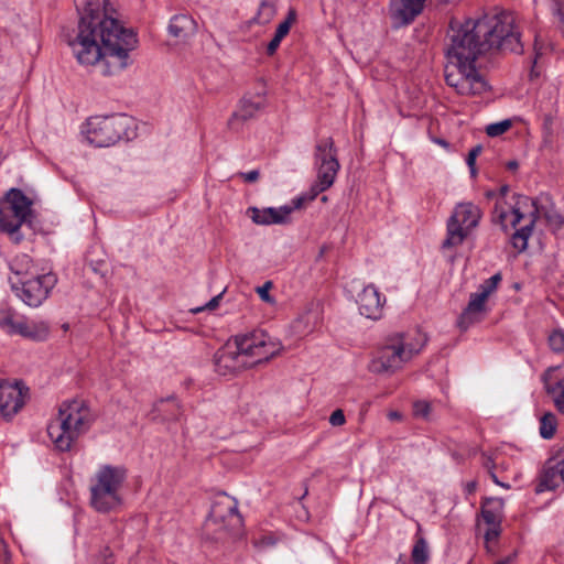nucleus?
<instances>
[{
	"label": "nucleus",
	"mask_w": 564,
	"mask_h": 564,
	"mask_svg": "<svg viewBox=\"0 0 564 564\" xmlns=\"http://www.w3.org/2000/svg\"><path fill=\"white\" fill-rule=\"evenodd\" d=\"M78 23L67 44L83 66H98L104 76H115L131 63L138 40L120 22L111 0H73Z\"/></svg>",
	"instance_id": "1"
},
{
	"label": "nucleus",
	"mask_w": 564,
	"mask_h": 564,
	"mask_svg": "<svg viewBox=\"0 0 564 564\" xmlns=\"http://www.w3.org/2000/svg\"><path fill=\"white\" fill-rule=\"evenodd\" d=\"M446 47L445 80L458 95L475 96L488 88L476 67L477 59L488 52L475 19H467L451 29Z\"/></svg>",
	"instance_id": "2"
},
{
	"label": "nucleus",
	"mask_w": 564,
	"mask_h": 564,
	"mask_svg": "<svg viewBox=\"0 0 564 564\" xmlns=\"http://www.w3.org/2000/svg\"><path fill=\"white\" fill-rule=\"evenodd\" d=\"M505 205V203L499 202L496 210H494L495 220L501 225L505 231L516 228L521 221L525 223L511 237L512 247L518 252H523L528 248V240L540 215H543L547 226L553 231L561 229L564 225V217L553 208L551 203L539 206L535 199L525 195H517L510 213Z\"/></svg>",
	"instance_id": "3"
},
{
	"label": "nucleus",
	"mask_w": 564,
	"mask_h": 564,
	"mask_svg": "<svg viewBox=\"0 0 564 564\" xmlns=\"http://www.w3.org/2000/svg\"><path fill=\"white\" fill-rule=\"evenodd\" d=\"M91 421L93 415L85 401L63 402L57 416L47 426L50 440L58 451H69L75 441L89 429Z\"/></svg>",
	"instance_id": "4"
},
{
	"label": "nucleus",
	"mask_w": 564,
	"mask_h": 564,
	"mask_svg": "<svg viewBox=\"0 0 564 564\" xmlns=\"http://www.w3.org/2000/svg\"><path fill=\"white\" fill-rule=\"evenodd\" d=\"M425 344V335L419 332L391 335L371 360L370 370L375 373H394L419 355Z\"/></svg>",
	"instance_id": "5"
},
{
	"label": "nucleus",
	"mask_w": 564,
	"mask_h": 564,
	"mask_svg": "<svg viewBox=\"0 0 564 564\" xmlns=\"http://www.w3.org/2000/svg\"><path fill=\"white\" fill-rule=\"evenodd\" d=\"M242 531L243 518L238 511V501L224 492L216 495L203 525L204 536L218 542L241 536Z\"/></svg>",
	"instance_id": "6"
},
{
	"label": "nucleus",
	"mask_w": 564,
	"mask_h": 564,
	"mask_svg": "<svg viewBox=\"0 0 564 564\" xmlns=\"http://www.w3.org/2000/svg\"><path fill=\"white\" fill-rule=\"evenodd\" d=\"M126 478L127 469L122 466H100L90 479V506L99 513L117 510L122 505L120 491Z\"/></svg>",
	"instance_id": "7"
},
{
	"label": "nucleus",
	"mask_w": 564,
	"mask_h": 564,
	"mask_svg": "<svg viewBox=\"0 0 564 564\" xmlns=\"http://www.w3.org/2000/svg\"><path fill=\"white\" fill-rule=\"evenodd\" d=\"M475 20L480 34L484 36L488 51L491 48L516 53L522 51L514 13L501 12L496 15H486Z\"/></svg>",
	"instance_id": "8"
},
{
	"label": "nucleus",
	"mask_w": 564,
	"mask_h": 564,
	"mask_svg": "<svg viewBox=\"0 0 564 564\" xmlns=\"http://www.w3.org/2000/svg\"><path fill=\"white\" fill-rule=\"evenodd\" d=\"M31 207L32 200L17 188H11L0 199V231L7 234L15 243L23 239L20 228L30 219Z\"/></svg>",
	"instance_id": "9"
},
{
	"label": "nucleus",
	"mask_w": 564,
	"mask_h": 564,
	"mask_svg": "<svg viewBox=\"0 0 564 564\" xmlns=\"http://www.w3.org/2000/svg\"><path fill=\"white\" fill-rule=\"evenodd\" d=\"M130 120L124 116H95L87 120L84 133L89 143L104 148L129 138Z\"/></svg>",
	"instance_id": "10"
},
{
	"label": "nucleus",
	"mask_w": 564,
	"mask_h": 564,
	"mask_svg": "<svg viewBox=\"0 0 564 564\" xmlns=\"http://www.w3.org/2000/svg\"><path fill=\"white\" fill-rule=\"evenodd\" d=\"M314 164L316 167V181L311 188L312 195L308 200H313L319 193L325 192L333 186L337 173L340 169L337 159V150L332 138L321 139L314 151Z\"/></svg>",
	"instance_id": "11"
},
{
	"label": "nucleus",
	"mask_w": 564,
	"mask_h": 564,
	"mask_svg": "<svg viewBox=\"0 0 564 564\" xmlns=\"http://www.w3.org/2000/svg\"><path fill=\"white\" fill-rule=\"evenodd\" d=\"M481 210L473 203L458 204L447 221V236L443 248H455L464 242L469 232L477 227Z\"/></svg>",
	"instance_id": "12"
},
{
	"label": "nucleus",
	"mask_w": 564,
	"mask_h": 564,
	"mask_svg": "<svg viewBox=\"0 0 564 564\" xmlns=\"http://www.w3.org/2000/svg\"><path fill=\"white\" fill-rule=\"evenodd\" d=\"M501 281V274L496 273L485 280L478 290L470 294L467 306L457 319V326L462 330L468 329L471 325L484 319L488 312L487 300L494 294Z\"/></svg>",
	"instance_id": "13"
},
{
	"label": "nucleus",
	"mask_w": 564,
	"mask_h": 564,
	"mask_svg": "<svg viewBox=\"0 0 564 564\" xmlns=\"http://www.w3.org/2000/svg\"><path fill=\"white\" fill-rule=\"evenodd\" d=\"M246 341L245 335H238L227 340L224 347L215 356V367L219 375H234L246 365Z\"/></svg>",
	"instance_id": "14"
},
{
	"label": "nucleus",
	"mask_w": 564,
	"mask_h": 564,
	"mask_svg": "<svg viewBox=\"0 0 564 564\" xmlns=\"http://www.w3.org/2000/svg\"><path fill=\"white\" fill-rule=\"evenodd\" d=\"M56 276L52 273L37 275L22 282L17 288V295L29 306L37 307L45 301L56 284Z\"/></svg>",
	"instance_id": "15"
},
{
	"label": "nucleus",
	"mask_w": 564,
	"mask_h": 564,
	"mask_svg": "<svg viewBox=\"0 0 564 564\" xmlns=\"http://www.w3.org/2000/svg\"><path fill=\"white\" fill-rule=\"evenodd\" d=\"M283 349L282 344L263 330L249 335V367L270 361Z\"/></svg>",
	"instance_id": "16"
},
{
	"label": "nucleus",
	"mask_w": 564,
	"mask_h": 564,
	"mask_svg": "<svg viewBox=\"0 0 564 564\" xmlns=\"http://www.w3.org/2000/svg\"><path fill=\"white\" fill-rule=\"evenodd\" d=\"M29 399V388L20 381L0 382V414L11 419L19 413Z\"/></svg>",
	"instance_id": "17"
},
{
	"label": "nucleus",
	"mask_w": 564,
	"mask_h": 564,
	"mask_svg": "<svg viewBox=\"0 0 564 564\" xmlns=\"http://www.w3.org/2000/svg\"><path fill=\"white\" fill-rule=\"evenodd\" d=\"M304 200V197H297L293 199L292 205H284L278 208H252V220L259 225L289 224L292 213L301 208Z\"/></svg>",
	"instance_id": "18"
},
{
	"label": "nucleus",
	"mask_w": 564,
	"mask_h": 564,
	"mask_svg": "<svg viewBox=\"0 0 564 564\" xmlns=\"http://www.w3.org/2000/svg\"><path fill=\"white\" fill-rule=\"evenodd\" d=\"M357 304L361 315L370 319H379L383 315L386 297L373 284H369L358 294Z\"/></svg>",
	"instance_id": "19"
},
{
	"label": "nucleus",
	"mask_w": 564,
	"mask_h": 564,
	"mask_svg": "<svg viewBox=\"0 0 564 564\" xmlns=\"http://www.w3.org/2000/svg\"><path fill=\"white\" fill-rule=\"evenodd\" d=\"M564 482V446L553 453L546 462L541 476L540 487L553 490Z\"/></svg>",
	"instance_id": "20"
},
{
	"label": "nucleus",
	"mask_w": 564,
	"mask_h": 564,
	"mask_svg": "<svg viewBox=\"0 0 564 564\" xmlns=\"http://www.w3.org/2000/svg\"><path fill=\"white\" fill-rule=\"evenodd\" d=\"M425 0H391V17L398 25L410 24L424 8Z\"/></svg>",
	"instance_id": "21"
},
{
	"label": "nucleus",
	"mask_w": 564,
	"mask_h": 564,
	"mask_svg": "<svg viewBox=\"0 0 564 564\" xmlns=\"http://www.w3.org/2000/svg\"><path fill=\"white\" fill-rule=\"evenodd\" d=\"M558 366H551L541 376L546 393L552 398L556 410L564 414V377L554 381L553 373Z\"/></svg>",
	"instance_id": "22"
},
{
	"label": "nucleus",
	"mask_w": 564,
	"mask_h": 564,
	"mask_svg": "<svg viewBox=\"0 0 564 564\" xmlns=\"http://www.w3.org/2000/svg\"><path fill=\"white\" fill-rule=\"evenodd\" d=\"M48 334V327L45 323L30 322L21 318L13 322L9 335H20L24 338L43 340Z\"/></svg>",
	"instance_id": "23"
},
{
	"label": "nucleus",
	"mask_w": 564,
	"mask_h": 564,
	"mask_svg": "<svg viewBox=\"0 0 564 564\" xmlns=\"http://www.w3.org/2000/svg\"><path fill=\"white\" fill-rule=\"evenodd\" d=\"M196 31L195 21L186 14L174 15L169 24L170 34L177 40H185Z\"/></svg>",
	"instance_id": "24"
},
{
	"label": "nucleus",
	"mask_w": 564,
	"mask_h": 564,
	"mask_svg": "<svg viewBox=\"0 0 564 564\" xmlns=\"http://www.w3.org/2000/svg\"><path fill=\"white\" fill-rule=\"evenodd\" d=\"M505 501L501 498H487L481 505V517L486 524H501Z\"/></svg>",
	"instance_id": "25"
},
{
	"label": "nucleus",
	"mask_w": 564,
	"mask_h": 564,
	"mask_svg": "<svg viewBox=\"0 0 564 564\" xmlns=\"http://www.w3.org/2000/svg\"><path fill=\"white\" fill-rule=\"evenodd\" d=\"M267 106V85L264 82L259 80L256 84V93L252 99L249 100V116L261 111Z\"/></svg>",
	"instance_id": "26"
},
{
	"label": "nucleus",
	"mask_w": 564,
	"mask_h": 564,
	"mask_svg": "<svg viewBox=\"0 0 564 564\" xmlns=\"http://www.w3.org/2000/svg\"><path fill=\"white\" fill-rule=\"evenodd\" d=\"M411 560L413 564H427L430 560V551L427 542L423 536H416L411 552Z\"/></svg>",
	"instance_id": "27"
},
{
	"label": "nucleus",
	"mask_w": 564,
	"mask_h": 564,
	"mask_svg": "<svg viewBox=\"0 0 564 564\" xmlns=\"http://www.w3.org/2000/svg\"><path fill=\"white\" fill-rule=\"evenodd\" d=\"M33 263L31 258L28 254H18L10 262V269L17 275H26L32 273Z\"/></svg>",
	"instance_id": "28"
},
{
	"label": "nucleus",
	"mask_w": 564,
	"mask_h": 564,
	"mask_svg": "<svg viewBox=\"0 0 564 564\" xmlns=\"http://www.w3.org/2000/svg\"><path fill=\"white\" fill-rule=\"evenodd\" d=\"M557 427V419L554 413L546 412L540 419V435L550 440L554 436Z\"/></svg>",
	"instance_id": "29"
},
{
	"label": "nucleus",
	"mask_w": 564,
	"mask_h": 564,
	"mask_svg": "<svg viewBox=\"0 0 564 564\" xmlns=\"http://www.w3.org/2000/svg\"><path fill=\"white\" fill-rule=\"evenodd\" d=\"M275 4L276 0H262L260 2L254 20L260 24H264L271 21L276 11Z\"/></svg>",
	"instance_id": "30"
},
{
	"label": "nucleus",
	"mask_w": 564,
	"mask_h": 564,
	"mask_svg": "<svg viewBox=\"0 0 564 564\" xmlns=\"http://www.w3.org/2000/svg\"><path fill=\"white\" fill-rule=\"evenodd\" d=\"M156 410L163 413L166 420H173L180 415V404L174 398L160 400L156 403Z\"/></svg>",
	"instance_id": "31"
},
{
	"label": "nucleus",
	"mask_w": 564,
	"mask_h": 564,
	"mask_svg": "<svg viewBox=\"0 0 564 564\" xmlns=\"http://www.w3.org/2000/svg\"><path fill=\"white\" fill-rule=\"evenodd\" d=\"M547 345L555 354L564 352V329L555 328L547 336Z\"/></svg>",
	"instance_id": "32"
},
{
	"label": "nucleus",
	"mask_w": 564,
	"mask_h": 564,
	"mask_svg": "<svg viewBox=\"0 0 564 564\" xmlns=\"http://www.w3.org/2000/svg\"><path fill=\"white\" fill-rule=\"evenodd\" d=\"M512 126V121L510 119H506L499 122L490 123L486 127V133L489 137H499L506 133Z\"/></svg>",
	"instance_id": "33"
},
{
	"label": "nucleus",
	"mask_w": 564,
	"mask_h": 564,
	"mask_svg": "<svg viewBox=\"0 0 564 564\" xmlns=\"http://www.w3.org/2000/svg\"><path fill=\"white\" fill-rule=\"evenodd\" d=\"M295 20H296V12H295V10L291 9L289 11L288 17L285 18V20L282 21L278 25L274 35H276L278 37L283 40L289 34L290 29H291L292 24L295 22Z\"/></svg>",
	"instance_id": "34"
},
{
	"label": "nucleus",
	"mask_w": 564,
	"mask_h": 564,
	"mask_svg": "<svg viewBox=\"0 0 564 564\" xmlns=\"http://www.w3.org/2000/svg\"><path fill=\"white\" fill-rule=\"evenodd\" d=\"M484 533L486 547L489 552H492L491 543L496 542L501 533V524H486Z\"/></svg>",
	"instance_id": "35"
},
{
	"label": "nucleus",
	"mask_w": 564,
	"mask_h": 564,
	"mask_svg": "<svg viewBox=\"0 0 564 564\" xmlns=\"http://www.w3.org/2000/svg\"><path fill=\"white\" fill-rule=\"evenodd\" d=\"M279 541V536L274 533H267L259 539L253 540V546L259 551H265L273 547Z\"/></svg>",
	"instance_id": "36"
},
{
	"label": "nucleus",
	"mask_w": 564,
	"mask_h": 564,
	"mask_svg": "<svg viewBox=\"0 0 564 564\" xmlns=\"http://www.w3.org/2000/svg\"><path fill=\"white\" fill-rule=\"evenodd\" d=\"M273 289V282L267 281L263 285L256 288V292L260 296V299L270 305L275 304L274 297L270 294V291Z\"/></svg>",
	"instance_id": "37"
},
{
	"label": "nucleus",
	"mask_w": 564,
	"mask_h": 564,
	"mask_svg": "<svg viewBox=\"0 0 564 564\" xmlns=\"http://www.w3.org/2000/svg\"><path fill=\"white\" fill-rule=\"evenodd\" d=\"M14 314L8 307H0V327L4 329L8 334L13 325Z\"/></svg>",
	"instance_id": "38"
},
{
	"label": "nucleus",
	"mask_w": 564,
	"mask_h": 564,
	"mask_svg": "<svg viewBox=\"0 0 564 564\" xmlns=\"http://www.w3.org/2000/svg\"><path fill=\"white\" fill-rule=\"evenodd\" d=\"M413 413L416 417L427 419L431 414V403L424 400L414 402Z\"/></svg>",
	"instance_id": "39"
},
{
	"label": "nucleus",
	"mask_w": 564,
	"mask_h": 564,
	"mask_svg": "<svg viewBox=\"0 0 564 564\" xmlns=\"http://www.w3.org/2000/svg\"><path fill=\"white\" fill-rule=\"evenodd\" d=\"M223 297V292L218 295L214 296L210 301H208L204 306H197L194 308H191V313L198 314L203 311H214L219 306V302Z\"/></svg>",
	"instance_id": "40"
},
{
	"label": "nucleus",
	"mask_w": 564,
	"mask_h": 564,
	"mask_svg": "<svg viewBox=\"0 0 564 564\" xmlns=\"http://www.w3.org/2000/svg\"><path fill=\"white\" fill-rule=\"evenodd\" d=\"M346 423V417L341 409L335 410L329 416V424L332 426H343Z\"/></svg>",
	"instance_id": "41"
},
{
	"label": "nucleus",
	"mask_w": 564,
	"mask_h": 564,
	"mask_svg": "<svg viewBox=\"0 0 564 564\" xmlns=\"http://www.w3.org/2000/svg\"><path fill=\"white\" fill-rule=\"evenodd\" d=\"M481 151H482L481 145H476V147H474V148L469 151V153H468V155H467V160H466V162H467V165L470 167V170H471V173H473V174L475 173V163H476V159H477V156L481 153Z\"/></svg>",
	"instance_id": "42"
},
{
	"label": "nucleus",
	"mask_w": 564,
	"mask_h": 564,
	"mask_svg": "<svg viewBox=\"0 0 564 564\" xmlns=\"http://www.w3.org/2000/svg\"><path fill=\"white\" fill-rule=\"evenodd\" d=\"M507 193H508V186H503V187H501V198H499V199L496 202V204H498L499 202H501L502 204L505 203V204H506V205H505L506 209L510 213V212H511V205H513V204H514V196H517L518 194H514V195L512 196V203H510V204H509V203H507V202H506V199H505V196H506V194H507ZM496 206H497V205H495V207H496Z\"/></svg>",
	"instance_id": "43"
},
{
	"label": "nucleus",
	"mask_w": 564,
	"mask_h": 564,
	"mask_svg": "<svg viewBox=\"0 0 564 564\" xmlns=\"http://www.w3.org/2000/svg\"><path fill=\"white\" fill-rule=\"evenodd\" d=\"M282 39L278 37L276 35L273 36V39L269 42L267 47V53L269 55H273L275 51L278 50Z\"/></svg>",
	"instance_id": "44"
},
{
	"label": "nucleus",
	"mask_w": 564,
	"mask_h": 564,
	"mask_svg": "<svg viewBox=\"0 0 564 564\" xmlns=\"http://www.w3.org/2000/svg\"><path fill=\"white\" fill-rule=\"evenodd\" d=\"M482 459V465L488 469L489 474L491 475V471H495L496 468L492 457L484 455Z\"/></svg>",
	"instance_id": "45"
},
{
	"label": "nucleus",
	"mask_w": 564,
	"mask_h": 564,
	"mask_svg": "<svg viewBox=\"0 0 564 564\" xmlns=\"http://www.w3.org/2000/svg\"><path fill=\"white\" fill-rule=\"evenodd\" d=\"M491 479L496 485H498L502 488L509 489L511 487L510 484L499 480V478L495 471H491Z\"/></svg>",
	"instance_id": "46"
},
{
	"label": "nucleus",
	"mask_w": 564,
	"mask_h": 564,
	"mask_svg": "<svg viewBox=\"0 0 564 564\" xmlns=\"http://www.w3.org/2000/svg\"><path fill=\"white\" fill-rule=\"evenodd\" d=\"M388 419L390 421H400V420H402V414L398 411H390L388 413Z\"/></svg>",
	"instance_id": "47"
},
{
	"label": "nucleus",
	"mask_w": 564,
	"mask_h": 564,
	"mask_svg": "<svg viewBox=\"0 0 564 564\" xmlns=\"http://www.w3.org/2000/svg\"><path fill=\"white\" fill-rule=\"evenodd\" d=\"M258 178H259V171H257V170L249 171V183L254 182Z\"/></svg>",
	"instance_id": "48"
},
{
	"label": "nucleus",
	"mask_w": 564,
	"mask_h": 564,
	"mask_svg": "<svg viewBox=\"0 0 564 564\" xmlns=\"http://www.w3.org/2000/svg\"><path fill=\"white\" fill-rule=\"evenodd\" d=\"M507 169L508 170H511V171H516L519 166L518 162L512 160V161H509L507 164H506Z\"/></svg>",
	"instance_id": "49"
},
{
	"label": "nucleus",
	"mask_w": 564,
	"mask_h": 564,
	"mask_svg": "<svg viewBox=\"0 0 564 564\" xmlns=\"http://www.w3.org/2000/svg\"><path fill=\"white\" fill-rule=\"evenodd\" d=\"M466 490L468 494H473L476 490V482L470 481L466 485Z\"/></svg>",
	"instance_id": "50"
},
{
	"label": "nucleus",
	"mask_w": 564,
	"mask_h": 564,
	"mask_svg": "<svg viewBox=\"0 0 564 564\" xmlns=\"http://www.w3.org/2000/svg\"><path fill=\"white\" fill-rule=\"evenodd\" d=\"M514 555H510V556H507L506 558L501 560V561H498L497 563L495 564H510L511 561L513 560Z\"/></svg>",
	"instance_id": "51"
},
{
	"label": "nucleus",
	"mask_w": 564,
	"mask_h": 564,
	"mask_svg": "<svg viewBox=\"0 0 564 564\" xmlns=\"http://www.w3.org/2000/svg\"><path fill=\"white\" fill-rule=\"evenodd\" d=\"M310 317L311 316L308 314L301 316V318L297 321V323H301L304 318L310 319Z\"/></svg>",
	"instance_id": "52"
},
{
	"label": "nucleus",
	"mask_w": 564,
	"mask_h": 564,
	"mask_svg": "<svg viewBox=\"0 0 564 564\" xmlns=\"http://www.w3.org/2000/svg\"><path fill=\"white\" fill-rule=\"evenodd\" d=\"M313 330L312 327L307 328L306 330H303V333H311Z\"/></svg>",
	"instance_id": "53"
},
{
	"label": "nucleus",
	"mask_w": 564,
	"mask_h": 564,
	"mask_svg": "<svg viewBox=\"0 0 564 564\" xmlns=\"http://www.w3.org/2000/svg\"><path fill=\"white\" fill-rule=\"evenodd\" d=\"M322 200H323V202H326V200H327V197H326V196H323V197H322Z\"/></svg>",
	"instance_id": "54"
}]
</instances>
